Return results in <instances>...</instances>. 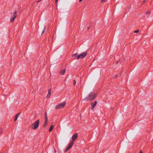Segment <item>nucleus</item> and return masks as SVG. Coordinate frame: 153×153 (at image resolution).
Masks as SVG:
<instances>
[{
  "instance_id": "obj_11",
  "label": "nucleus",
  "mask_w": 153,
  "mask_h": 153,
  "mask_svg": "<svg viewBox=\"0 0 153 153\" xmlns=\"http://www.w3.org/2000/svg\"><path fill=\"white\" fill-rule=\"evenodd\" d=\"M78 55H79L78 53H75L72 55V57H75V59H77V57L78 56Z\"/></svg>"
},
{
  "instance_id": "obj_14",
  "label": "nucleus",
  "mask_w": 153,
  "mask_h": 153,
  "mask_svg": "<svg viewBox=\"0 0 153 153\" xmlns=\"http://www.w3.org/2000/svg\"><path fill=\"white\" fill-rule=\"evenodd\" d=\"M45 29H46V27L45 26L44 29H43V30L42 32V34L44 33L45 32Z\"/></svg>"
},
{
  "instance_id": "obj_19",
  "label": "nucleus",
  "mask_w": 153,
  "mask_h": 153,
  "mask_svg": "<svg viewBox=\"0 0 153 153\" xmlns=\"http://www.w3.org/2000/svg\"><path fill=\"white\" fill-rule=\"evenodd\" d=\"M139 31V30H136V31H134V33H138Z\"/></svg>"
},
{
  "instance_id": "obj_17",
  "label": "nucleus",
  "mask_w": 153,
  "mask_h": 153,
  "mask_svg": "<svg viewBox=\"0 0 153 153\" xmlns=\"http://www.w3.org/2000/svg\"><path fill=\"white\" fill-rule=\"evenodd\" d=\"M51 95V94H48V95H47V96L46 97L47 98H49L50 97Z\"/></svg>"
},
{
  "instance_id": "obj_7",
  "label": "nucleus",
  "mask_w": 153,
  "mask_h": 153,
  "mask_svg": "<svg viewBox=\"0 0 153 153\" xmlns=\"http://www.w3.org/2000/svg\"><path fill=\"white\" fill-rule=\"evenodd\" d=\"M78 137V134L76 133L74 134L72 137V140L74 142V141Z\"/></svg>"
},
{
  "instance_id": "obj_15",
  "label": "nucleus",
  "mask_w": 153,
  "mask_h": 153,
  "mask_svg": "<svg viewBox=\"0 0 153 153\" xmlns=\"http://www.w3.org/2000/svg\"><path fill=\"white\" fill-rule=\"evenodd\" d=\"M51 89H49L48 90V94H51Z\"/></svg>"
},
{
  "instance_id": "obj_26",
  "label": "nucleus",
  "mask_w": 153,
  "mask_h": 153,
  "mask_svg": "<svg viewBox=\"0 0 153 153\" xmlns=\"http://www.w3.org/2000/svg\"><path fill=\"white\" fill-rule=\"evenodd\" d=\"M116 64H117L118 63V61H116Z\"/></svg>"
},
{
  "instance_id": "obj_18",
  "label": "nucleus",
  "mask_w": 153,
  "mask_h": 153,
  "mask_svg": "<svg viewBox=\"0 0 153 153\" xmlns=\"http://www.w3.org/2000/svg\"><path fill=\"white\" fill-rule=\"evenodd\" d=\"M151 13V11L150 10L148 11V12H147L146 13V14L148 15L150 14Z\"/></svg>"
},
{
  "instance_id": "obj_3",
  "label": "nucleus",
  "mask_w": 153,
  "mask_h": 153,
  "mask_svg": "<svg viewBox=\"0 0 153 153\" xmlns=\"http://www.w3.org/2000/svg\"><path fill=\"white\" fill-rule=\"evenodd\" d=\"M66 102H64L61 103L56 106V109H59L63 108L66 105Z\"/></svg>"
},
{
  "instance_id": "obj_1",
  "label": "nucleus",
  "mask_w": 153,
  "mask_h": 153,
  "mask_svg": "<svg viewBox=\"0 0 153 153\" xmlns=\"http://www.w3.org/2000/svg\"><path fill=\"white\" fill-rule=\"evenodd\" d=\"M96 94L93 92H90L88 96L85 98L83 100L92 101L96 98Z\"/></svg>"
},
{
  "instance_id": "obj_25",
  "label": "nucleus",
  "mask_w": 153,
  "mask_h": 153,
  "mask_svg": "<svg viewBox=\"0 0 153 153\" xmlns=\"http://www.w3.org/2000/svg\"><path fill=\"white\" fill-rule=\"evenodd\" d=\"M140 153H143V152L142 150H141L140 151Z\"/></svg>"
},
{
  "instance_id": "obj_27",
  "label": "nucleus",
  "mask_w": 153,
  "mask_h": 153,
  "mask_svg": "<svg viewBox=\"0 0 153 153\" xmlns=\"http://www.w3.org/2000/svg\"><path fill=\"white\" fill-rule=\"evenodd\" d=\"M42 0H39L37 2H39L41 1Z\"/></svg>"
},
{
  "instance_id": "obj_8",
  "label": "nucleus",
  "mask_w": 153,
  "mask_h": 153,
  "mask_svg": "<svg viewBox=\"0 0 153 153\" xmlns=\"http://www.w3.org/2000/svg\"><path fill=\"white\" fill-rule=\"evenodd\" d=\"M97 103V101H95L94 102H92L91 103V109L92 110L95 107Z\"/></svg>"
},
{
  "instance_id": "obj_28",
  "label": "nucleus",
  "mask_w": 153,
  "mask_h": 153,
  "mask_svg": "<svg viewBox=\"0 0 153 153\" xmlns=\"http://www.w3.org/2000/svg\"><path fill=\"white\" fill-rule=\"evenodd\" d=\"M117 77V75H116L115 76V78H116Z\"/></svg>"
},
{
  "instance_id": "obj_12",
  "label": "nucleus",
  "mask_w": 153,
  "mask_h": 153,
  "mask_svg": "<svg viewBox=\"0 0 153 153\" xmlns=\"http://www.w3.org/2000/svg\"><path fill=\"white\" fill-rule=\"evenodd\" d=\"M54 127V126L53 125H51V126H50V128L49 129V132H51L52 130H53V128Z\"/></svg>"
},
{
  "instance_id": "obj_23",
  "label": "nucleus",
  "mask_w": 153,
  "mask_h": 153,
  "mask_svg": "<svg viewBox=\"0 0 153 153\" xmlns=\"http://www.w3.org/2000/svg\"><path fill=\"white\" fill-rule=\"evenodd\" d=\"M74 85H75L76 84V82L75 80H74Z\"/></svg>"
},
{
  "instance_id": "obj_21",
  "label": "nucleus",
  "mask_w": 153,
  "mask_h": 153,
  "mask_svg": "<svg viewBox=\"0 0 153 153\" xmlns=\"http://www.w3.org/2000/svg\"><path fill=\"white\" fill-rule=\"evenodd\" d=\"M58 0H55V3L56 5L57 4V3L58 2Z\"/></svg>"
},
{
  "instance_id": "obj_22",
  "label": "nucleus",
  "mask_w": 153,
  "mask_h": 153,
  "mask_svg": "<svg viewBox=\"0 0 153 153\" xmlns=\"http://www.w3.org/2000/svg\"><path fill=\"white\" fill-rule=\"evenodd\" d=\"M106 1V0H102L101 1V2H105Z\"/></svg>"
},
{
  "instance_id": "obj_31",
  "label": "nucleus",
  "mask_w": 153,
  "mask_h": 153,
  "mask_svg": "<svg viewBox=\"0 0 153 153\" xmlns=\"http://www.w3.org/2000/svg\"><path fill=\"white\" fill-rule=\"evenodd\" d=\"M145 2V1L144 0V3Z\"/></svg>"
},
{
  "instance_id": "obj_2",
  "label": "nucleus",
  "mask_w": 153,
  "mask_h": 153,
  "mask_svg": "<svg viewBox=\"0 0 153 153\" xmlns=\"http://www.w3.org/2000/svg\"><path fill=\"white\" fill-rule=\"evenodd\" d=\"M39 120H36L34 122L32 125V128L34 129H36L39 126Z\"/></svg>"
},
{
  "instance_id": "obj_6",
  "label": "nucleus",
  "mask_w": 153,
  "mask_h": 153,
  "mask_svg": "<svg viewBox=\"0 0 153 153\" xmlns=\"http://www.w3.org/2000/svg\"><path fill=\"white\" fill-rule=\"evenodd\" d=\"M17 16V12L15 11L13 14V16H12L11 19H10V22L11 23H13L14 22V19Z\"/></svg>"
},
{
  "instance_id": "obj_29",
  "label": "nucleus",
  "mask_w": 153,
  "mask_h": 153,
  "mask_svg": "<svg viewBox=\"0 0 153 153\" xmlns=\"http://www.w3.org/2000/svg\"><path fill=\"white\" fill-rule=\"evenodd\" d=\"M82 0H79V2H81Z\"/></svg>"
},
{
  "instance_id": "obj_5",
  "label": "nucleus",
  "mask_w": 153,
  "mask_h": 153,
  "mask_svg": "<svg viewBox=\"0 0 153 153\" xmlns=\"http://www.w3.org/2000/svg\"><path fill=\"white\" fill-rule=\"evenodd\" d=\"M87 53L86 52H83L82 53L78 55L77 59H83L87 55Z\"/></svg>"
},
{
  "instance_id": "obj_13",
  "label": "nucleus",
  "mask_w": 153,
  "mask_h": 153,
  "mask_svg": "<svg viewBox=\"0 0 153 153\" xmlns=\"http://www.w3.org/2000/svg\"><path fill=\"white\" fill-rule=\"evenodd\" d=\"M48 122L47 121V122L45 121V122L44 124V125H43V127H46L47 126L48 124Z\"/></svg>"
},
{
  "instance_id": "obj_10",
  "label": "nucleus",
  "mask_w": 153,
  "mask_h": 153,
  "mask_svg": "<svg viewBox=\"0 0 153 153\" xmlns=\"http://www.w3.org/2000/svg\"><path fill=\"white\" fill-rule=\"evenodd\" d=\"M20 113H18V114H17L16 115L15 117V119H14L15 121H16L17 120V118H18V117L19 116V115H20Z\"/></svg>"
},
{
  "instance_id": "obj_24",
  "label": "nucleus",
  "mask_w": 153,
  "mask_h": 153,
  "mask_svg": "<svg viewBox=\"0 0 153 153\" xmlns=\"http://www.w3.org/2000/svg\"><path fill=\"white\" fill-rule=\"evenodd\" d=\"M4 130H2L1 131H0V134H1L3 132Z\"/></svg>"
},
{
  "instance_id": "obj_30",
  "label": "nucleus",
  "mask_w": 153,
  "mask_h": 153,
  "mask_svg": "<svg viewBox=\"0 0 153 153\" xmlns=\"http://www.w3.org/2000/svg\"><path fill=\"white\" fill-rule=\"evenodd\" d=\"M89 27H88V30L89 29Z\"/></svg>"
},
{
  "instance_id": "obj_4",
  "label": "nucleus",
  "mask_w": 153,
  "mask_h": 153,
  "mask_svg": "<svg viewBox=\"0 0 153 153\" xmlns=\"http://www.w3.org/2000/svg\"><path fill=\"white\" fill-rule=\"evenodd\" d=\"M74 142H73V141H71L68 144V147L65 149L64 151V152L65 153H66L67 151H68L69 150V149L74 144Z\"/></svg>"
},
{
  "instance_id": "obj_16",
  "label": "nucleus",
  "mask_w": 153,
  "mask_h": 153,
  "mask_svg": "<svg viewBox=\"0 0 153 153\" xmlns=\"http://www.w3.org/2000/svg\"><path fill=\"white\" fill-rule=\"evenodd\" d=\"M45 121H48V117H45Z\"/></svg>"
},
{
  "instance_id": "obj_9",
  "label": "nucleus",
  "mask_w": 153,
  "mask_h": 153,
  "mask_svg": "<svg viewBox=\"0 0 153 153\" xmlns=\"http://www.w3.org/2000/svg\"><path fill=\"white\" fill-rule=\"evenodd\" d=\"M65 72V69H63L61 70L59 72V74L61 75H63Z\"/></svg>"
},
{
  "instance_id": "obj_20",
  "label": "nucleus",
  "mask_w": 153,
  "mask_h": 153,
  "mask_svg": "<svg viewBox=\"0 0 153 153\" xmlns=\"http://www.w3.org/2000/svg\"><path fill=\"white\" fill-rule=\"evenodd\" d=\"M45 117H48L47 114L46 112L45 113Z\"/></svg>"
}]
</instances>
